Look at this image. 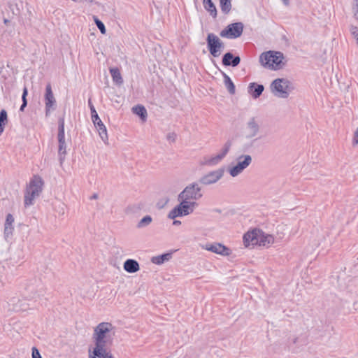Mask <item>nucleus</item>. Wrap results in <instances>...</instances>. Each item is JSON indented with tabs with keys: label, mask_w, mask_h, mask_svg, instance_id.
Segmentation results:
<instances>
[{
	"label": "nucleus",
	"mask_w": 358,
	"mask_h": 358,
	"mask_svg": "<svg viewBox=\"0 0 358 358\" xmlns=\"http://www.w3.org/2000/svg\"><path fill=\"white\" fill-rule=\"evenodd\" d=\"M95 127L96 128L99 135L101 140L103 141V143L106 145L108 144V136L107 133V129L106 126L103 124V122L101 120H99L96 122V123H94Z\"/></svg>",
	"instance_id": "obj_18"
},
{
	"label": "nucleus",
	"mask_w": 358,
	"mask_h": 358,
	"mask_svg": "<svg viewBox=\"0 0 358 358\" xmlns=\"http://www.w3.org/2000/svg\"><path fill=\"white\" fill-rule=\"evenodd\" d=\"M176 135L174 133L169 134L167 136V138L169 141H174L176 140Z\"/></svg>",
	"instance_id": "obj_38"
},
{
	"label": "nucleus",
	"mask_w": 358,
	"mask_h": 358,
	"mask_svg": "<svg viewBox=\"0 0 358 358\" xmlns=\"http://www.w3.org/2000/svg\"><path fill=\"white\" fill-rule=\"evenodd\" d=\"M283 59L282 52L271 50L263 52L259 57V62L264 67L275 71L282 69L285 65Z\"/></svg>",
	"instance_id": "obj_3"
},
{
	"label": "nucleus",
	"mask_w": 358,
	"mask_h": 358,
	"mask_svg": "<svg viewBox=\"0 0 358 358\" xmlns=\"http://www.w3.org/2000/svg\"><path fill=\"white\" fill-rule=\"evenodd\" d=\"M27 94H28L27 88L26 87H24V89H23V92H22V105L20 106V110L21 111H23L24 108L27 105Z\"/></svg>",
	"instance_id": "obj_33"
},
{
	"label": "nucleus",
	"mask_w": 358,
	"mask_h": 358,
	"mask_svg": "<svg viewBox=\"0 0 358 358\" xmlns=\"http://www.w3.org/2000/svg\"><path fill=\"white\" fill-rule=\"evenodd\" d=\"M231 145V143L230 141L226 142L218 154L211 157H203L200 161V164L202 166H213L217 164L224 159V157L229 152Z\"/></svg>",
	"instance_id": "obj_7"
},
{
	"label": "nucleus",
	"mask_w": 358,
	"mask_h": 358,
	"mask_svg": "<svg viewBox=\"0 0 358 358\" xmlns=\"http://www.w3.org/2000/svg\"><path fill=\"white\" fill-rule=\"evenodd\" d=\"M8 123V115L5 109L0 111V135L3 133L5 126Z\"/></svg>",
	"instance_id": "obj_28"
},
{
	"label": "nucleus",
	"mask_w": 358,
	"mask_h": 358,
	"mask_svg": "<svg viewBox=\"0 0 358 358\" xmlns=\"http://www.w3.org/2000/svg\"><path fill=\"white\" fill-rule=\"evenodd\" d=\"M223 78L224 86L227 89L228 92L231 94H234L236 92V88L233 81L231 80L230 77L225 73H223Z\"/></svg>",
	"instance_id": "obj_23"
},
{
	"label": "nucleus",
	"mask_w": 358,
	"mask_h": 358,
	"mask_svg": "<svg viewBox=\"0 0 358 358\" xmlns=\"http://www.w3.org/2000/svg\"><path fill=\"white\" fill-rule=\"evenodd\" d=\"M252 157L249 155H241L236 158V164L228 169L229 173L232 177H236L241 174L252 163Z\"/></svg>",
	"instance_id": "obj_9"
},
{
	"label": "nucleus",
	"mask_w": 358,
	"mask_h": 358,
	"mask_svg": "<svg viewBox=\"0 0 358 358\" xmlns=\"http://www.w3.org/2000/svg\"><path fill=\"white\" fill-rule=\"evenodd\" d=\"M13 222H14V218H13V215L11 214H8L6 216L5 226L13 227Z\"/></svg>",
	"instance_id": "obj_34"
},
{
	"label": "nucleus",
	"mask_w": 358,
	"mask_h": 358,
	"mask_svg": "<svg viewBox=\"0 0 358 358\" xmlns=\"http://www.w3.org/2000/svg\"><path fill=\"white\" fill-rule=\"evenodd\" d=\"M13 227H4V234L6 236H8L13 232Z\"/></svg>",
	"instance_id": "obj_36"
},
{
	"label": "nucleus",
	"mask_w": 358,
	"mask_h": 358,
	"mask_svg": "<svg viewBox=\"0 0 358 358\" xmlns=\"http://www.w3.org/2000/svg\"><path fill=\"white\" fill-rule=\"evenodd\" d=\"M32 358H42L38 350L36 348L32 349Z\"/></svg>",
	"instance_id": "obj_37"
},
{
	"label": "nucleus",
	"mask_w": 358,
	"mask_h": 358,
	"mask_svg": "<svg viewBox=\"0 0 358 358\" xmlns=\"http://www.w3.org/2000/svg\"><path fill=\"white\" fill-rule=\"evenodd\" d=\"M259 231L260 230L255 229L245 234L243 238L244 245L245 247L257 245Z\"/></svg>",
	"instance_id": "obj_16"
},
{
	"label": "nucleus",
	"mask_w": 358,
	"mask_h": 358,
	"mask_svg": "<svg viewBox=\"0 0 358 358\" xmlns=\"http://www.w3.org/2000/svg\"><path fill=\"white\" fill-rule=\"evenodd\" d=\"M243 31V24L241 22H235L229 24L224 29L221 31L220 35L222 37L236 38L241 36Z\"/></svg>",
	"instance_id": "obj_11"
},
{
	"label": "nucleus",
	"mask_w": 358,
	"mask_h": 358,
	"mask_svg": "<svg viewBox=\"0 0 358 358\" xmlns=\"http://www.w3.org/2000/svg\"><path fill=\"white\" fill-rule=\"evenodd\" d=\"M224 175V170L219 169L203 175L199 180V183L203 185H210L219 181Z\"/></svg>",
	"instance_id": "obj_12"
},
{
	"label": "nucleus",
	"mask_w": 358,
	"mask_h": 358,
	"mask_svg": "<svg viewBox=\"0 0 358 358\" xmlns=\"http://www.w3.org/2000/svg\"><path fill=\"white\" fill-rule=\"evenodd\" d=\"M171 257V255L169 253L163 254L162 255L152 257L151 259V262L153 264L160 265L165 262H167Z\"/></svg>",
	"instance_id": "obj_26"
},
{
	"label": "nucleus",
	"mask_w": 358,
	"mask_h": 358,
	"mask_svg": "<svg viewBox=\"0 0 358 358\" xmlns=\"http://www.w3.org/2000/svg\"><path fill=\"white\" fill-rule=\"evenodd\" d=\"M201 248L206 250L223 256L230 255V249L219 243L206 244L202 245Z\"/></svg>",
	"instance_id": "obj_13"
},
{
	"label": "nucleus",
	"mask_w": 358,
	"mask_h": 358,
	"mask_svg": "<svg viewBox=\"0 0 358 358\" xmlns=\"http://www.w3.org/2000/svg\"><path fill=\"white\" fill-rule=\"evenodd\" d=\"M4 22H5V23H7V22H8V20H4Z\"/></svg>",
	"instance_id": "obj_44"
},
{
	"label": "nucleus",
	"mask_w": 358,
	"mask_h": 358,
	"mask_svg": "<svg viewBox=\"0 0 358 358\" xmlns=\"http://www.w3.org/2000/svg\"><path fill=\"white\" fill-rule=\"evenodd\" d=\"M43 180L38 176H34L27 186L24 192V206L28 207L34 204V200L39 196L43 190Z\"/></svg>",
	"instance_id": "obj_2"
},
{
	"label": "nucleus",
	"mask_w": 358,
	"mask_h": 358,
	"mask_svg": "<svg viewBox=\"0 0 358 358\" xmlns=\"http://www.w3.org/2000/svg\"><path fill=\"white\" fill-rule=\"evenodd\" d=\"M93 18L96 27L100 30L101 33L103 34H106V30L104 24L101 20H99L97 17L94 16Z\"/></svg>",
	"instance_id": "obj_32"
},
{
	"label": "nucleus",
	"mask_w": 358,
	"mask_h": 358,
	"mask_svg": "<svg viewBox=\"0 0 358 358\" xmlns=\"http://www.w3.org/2000/svg\"><path fill=\"white\" fill-rule=\"evenodd\" d=\"M115 336V327L110 322H101L94 328L91 352H109Z\"/></svg>",
	"instance_id": "obj_1"
},
{
	"label": "nucleus",
	"mask_w": 358,
	"mask_h": 358,
	"mask_svg": "<svg viewBox=\"0 0 358 358\" xmlns=\"http://www.w3.org/2000/svg\"><path fill=\"white\" fill-rule=\"evenodd\" d=\"M180 224H181V222H180V220H176L174 219V221H173V225H180Z\"/></svg>",
	"instance_id": "obj_41"
},
{
	"label": "nucleus",
	"mask_w": 358,
	"mask_h": 358,
	"mask_svg": "<svg viewBox=\"0 0 358 358\" xmlns=\"http://www.w3.org/2000/svg\"><path fill=\"white\" fill-rule=\"evenodd\" d=\"M88 105L90 108L91 115H92V120L93 123H96V122L101 120V119L99 118V117L95 110V108L93 106L90 99H89V101H88Z\"/></svg>",
	"instance_id": "obj_31"
},
{
	"label": "nucleus",
	"mask_w": 358,
	"mask_h": 358,
	"mask_svg": "<svg viewBox=\"0 0 358 358\" xmlns=\"http://www.w3.org/2000/svg\"><path fill=\"white\" fill-rule=\"evenodd\" d=\"M241 58L239 56H234L231 52H227L222 57V64L224 66H231L235 67L240 64Z\"/></svg>",
	"instance_id": "obj_17"
},
{
	"label": "nucleus",
	"mask_w": 358,
	"mask_h": 358,
	"mask_svg": "<svg viewBox=\"0 0 358 358\" xmlns=\"http://www.w3.org/2000/svg\"><path fill=\"white\" fill-rule=\"evenodd\" d=\"M283 1V3L285 5H288L289 4V0H282Z\"/></svg>",
	"instance_id": "obj_43"
},
{
	"label": "nucleus",
	"mask_w": 358,
	"mask_h": 358,
	"mask_svg": "<svg viewBox=\"0 0 358 358\" xmlns=\"http://www.w3.org/2000/svg\"><path fill=\"white\" fill-rule=\"evenodd\" d=\"M352 145H358V127L357 128V129L355 130V131L354 133V136L352 138Z\"/></svg>",
	"instance_id": "obj_35"
},
{
	"label": "nucleus",
	"mask_w": 358,
	"mask_h": 358,
	"mask_svg": "<svg viewBox=\"0 0 358 358\" xmlns=\"http://www.w3.org/2000/svg\"><path fill=\"white\" fill-rule=\"evenodd\" d=\"M203 196L201 187L197 182L188 185L179 194L178 199H184L189 201H195Z\"/></svg>",
	"instance_id": "obj_6"
},
{
	"label": "nucleus",
	"mask_w": 358,
	"mask_h": 358,
	"mask_svg": "<svg viewBox=\"0 0 358 358\" xmlns=\"http://www.w3.org/2000/svg\"><path fill=\"white\" fill-rule=\"evenodd\" d=\"M203 4L204 8L208 11L213 17L217 16V9L212 0H203Z\"/></svg>",
	"instance_id": "obj_24"
},
{
	"label": "nucleus",
	"mask_w": 358,
	"mask_h": 358,
	"mask_svg": "<svg viewBox=\"0 0 358 358\" xmlns=\"http://www.w3.org/2000/svg\"><path fill=\"white\" fill-rule=\"evenodd\" d=\"M123 267L127 272L130 273H136L140 269L138 262L131 259L126 260L124 263Z\"/></svg>",
	"instance_id": "obj_20"
},
{
	"label": "nucleus",
	"mask_w": 358,
	"mask_h": 358,
	"mask_svg": "<svg viewBox=\"0 0 358 358\" xmlns=\"http://www.w3.org/2000/svg\"><path fill=\"white\" fill-rule=\"evenodd\" d=\"M270 90L275 96L287 99L294 90V87L288 79L277 78L271 83Z\"/></svg>",
	"instance_id": "obj_4"
},
{
	"label": "nucleus",
	"mask_w": 358,
	"mask_h": 358,
	"mask_svg": "<svg viewBox=\"0 0 358 358\" xmlns=\"http://www.w3.org/2000/svg\"><path fill=\"white\" fill-rule=\"evenodd\" d=\"M274 242V238L269 234H265L262 231H259L258 242L257 245L268 247Z\"/></svg>",
	"instance_id": "obj_19"
},
{
	"label": "nucleus",
	"mask_w": 358,
	"mask_h": 358,
	"mask_svg": "<svg viewBox=\"0 0 358 358\" xmlns=\"http://www.w3.org/2000/svg\"><path fill=\"white\" fill-rule=\"evenodd\" d=\"M132 111L134 114L138 115L143 121H145L148 113L145 108L141 105H138L132 108Z\"/></svg>",
	"instance_id": "obj_25"
},
{
	"label": "nucleus",
	"mask_w": 358,
	"mask_h": 358,
	"mask_svg": "<svg viewBox=\"0 0 358 358\" xmlns=\"http://www.w3.org/2000/svg\"><path fill=\"white\" fill-rule=\"evenodd\" d=\"M44 99L45 105V114L48 115L50 113L51 109H54V106L56 103L50 83H48L46 85Z\"/></svg>",
	"instance_id": "obj_15"
},
{
	"label": "nucleus",
	"mask_w": 358,
	"mask_h": 358,
	"mask_svg": "<svg viewBox=\"0 0 358 358\" xmlns=\"http://www.w3.org/2000/svg\"><path fill=\"white\" fill-rule=\"evenodd\" d=\"M99 196L97 194H94L91 197L90 199H98Z\"/></svg>",
	"instance_id": "obj_42"
},
{
	"label": "nucleus",
	"mask_w": 358,
	"mask_h": 358,
	"mask_svg": "<svg viewBox=\"0 0 358 358\" xmlns=\"http://www.w3.org/2000/svg\"><path fill=\"white\" fill-rule=\"evenodd\" d=\"M180 203L175 206L168 214V217L174 220L178 217L186 216L191 214L197 206L195 201H189L184 199H178Z\"/></svg>",
	"instance_id": "obj_5"
},
{
	"label": "nucleus",
	"mask_w": 358,
	"mask_h": 358,
	"mask_svg": "<svg viewBox=\"0 0 358 358\" xmlns=\"http://www.w3.org/2000/svg\"><path fill=\"white\" fill-rule=\"evenodd\" d=\"M260 125L255 117L250 118L246 123L245 134L246 138H252L255 137L259 132Z\"/></svg>",
	"instance_id": "obj_14"
},
{
	"label": "nucleus",
	"mask_w": 358,
	"mask_h": 358,
	"mask_svg": "<svg viewBox=\"0 0 358 358\" xmlns=\"http://www.w3.org/2000/svg\"><path fill=\"white\" fill-rule=\"evenodd\" d=\"M58 155L60 163L62 164L64 160L65 155L66 154V143L65 141V134H64V119H59L58 122Z\"/></svg>",
	"instance_id": "obj_10"
},
{
	"label": "nucleus",
	"mask_w": 358,
	"mask_h": 358,
	"mask_svg": "<svg viewBox=\"0 0 358 358\" xmlns=\"http://www.w3.org/2000/svg\"><path fill=\"white\" fill-rule=\"evenodd\" d=\"M89 358H113L110 351L109 352H91L89 350Z\"/></svg>",
	"instance_id": "obj_27"
},
{
	"label": "nucleus",
	"mask_w": 358,
	"mask_h": 358,
	"mask_svg": "<svg viewBox=\"0 0 358 358\" xmlns=\"http://www.w3.org/2000/svg\"><path fill=\"white\" fill-rule=\"evenodd\" d=\"M64 207H65V206H64V203H60L59 205V208H60L59 211V214H61V215H64V211H65Z\"/></svg>",
	"instance_id": "obj_39"
},
{
	"label": "nucleus",
	"mask_w": 358,
	"mask_h": 358,
	"mask_svg": "<svg viewBox=\"0 0 358 358\" xmlns=\"http://www.w3.org/2000/svg\"><path fill=\"white\" fill-rule=\"evenodd\" d=\"M356 1V10H355V17L358 20V0H355Z\"/></svg>",
	"instance_id": "obj_40"
},
{
	"label": "nucleus",
	"mask_w": 358,
	"mask_h": 358,
	"mask_svg": "<svg viewBox=\"0 0 358 358\" xmlns=\"http://www.w3.org/2000/svg\"><path fill=\"white\" fill-rule=\"evenodd\" d=\"M110 73L113 78V82L117 85H122L123 83V79L121 73L117 68L110 69Z\"/></svg>",
	"instance_id": "obj_22"
},
{
	"label": "nucleus",
	"mask_w": 358,
	"mask_h": 358,
	"mask_svg": "<svg viewBox=\"0 0 358 358\" xmlns=\"http://www.w3.org/2000/svg\"><path fill=\"white\" fill-rule=\"evenodd\" d=\"M232 0H220V8L222 13L227 14L231 9Z\"/></svg>",
	"instance_id": "obj_29"
},
{
	"label": "nucleus",
	"mask_w": 358,
	"mask_h": 358,
	"mask_svg": "<svg viewBox=\"0 0 358 358\" xmlns=\"http://www.w3.org/2000/svg\"><path fill=\"white\" fill-rule=\"evenodd\" d=\"M264 87L262 85L250 83L248 86V92L254 99L258 98L263 92Z\"/></svg>",
	"instance_id": "obj_21"
},
{
	"label": "nucleus",
	"mask_w": 358,
	"mask_h": 358,
	"mask_svg": "<svg viewBox=\"0 0 358 358\" xmlns=\"http://www.w3.org/2000/svg\"><path fill=\"white\" fill-rule=\"evenodd\" d=\"M152 218L150 215H146L143 217L137 224L136 227L138 229L144 228L150 224Z\"/></svg>",
	"instance_id": "obj_30"
},
{
	"label": "nucleus",
	"mask_w": 358,
	"mask_h": 358,
	"mask_svg": "<svg viewBox=\"0 0 358 358\" xmlns=\"http://www.w3.org/2000/svg\"><path fill=\"white\" fill-rule=\"evenodd\" d=\"M206 42L210 55L214 57H219L224 48V44L220 38L215 34L210 33L207 36Z\"/></svg>",
	"instance_id": "obj_8"
}]
</instances>
